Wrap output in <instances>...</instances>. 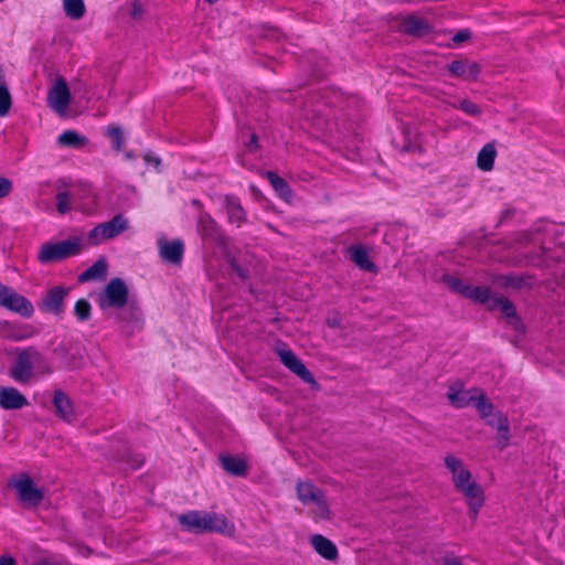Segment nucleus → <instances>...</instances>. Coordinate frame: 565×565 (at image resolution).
Instances as JSON below:
<instances>
[{
    "mask_svg": "<svg viewBox=\"0 0 565 565\" xmlns=\"http://www.w3.org/2000/svg\"><path fill=\"white\" fill-rule=\"evenodd\" d=\"M56 207L61 214H65L71 210V207H72L71 198L66 192H61L57 194Z\"/></svg>",
    "mask_w": 565,
    "mask_h": 565,
    "instance_id": "nucleus-36",
    "label": "nucleus"
},
{
    "mask_svg": "<svg viewBox=\"0 0 565 565\" xmlns=\"http://www.w3.org/2000/svg\"><path fill=\"white\" fill-rule=\"evenodd\" d=\"M182 527L190 532H216L225 535H232L235 532V525L223 514L207 511H189L177 516Z\"/></svg>",
    "mask_w": 565,
    "mask_h": 565,
    "instance_id": "nucleus-4",
    "label": "nucleus"
},
{
    "mask_svg": "<svg viewBox=\"0 0 565 565\" xmlns=\"http://www.w3.org/2000/svg\"><path fill=\"white\" fill-rule=\"evenodd\" d=\"M350 256L352 262L359 268L367 271H373L375 269L374 264L370 260L367 250L363 246H352L350 248Z\"/></svg>",
    "mask_w": 565,
    "mask_h": 565,
    "instance_id": "nucleus-19",
    "label": "nucleus"
},
{
    "mask_svg": "<svg viewBox=\"0 0 565 565\" xmlns=\"http://www.w3.org/2000/svg\"><path fill=\"white\" fill-rule=\"evenodd\" d=\"M458 107L468 115L479 114V107L469 100H461Z\"/></svg>",
    "mask_w": 565,
    "mask_h": 565,
    "instance_id": "nucleus-37",
    "label": "nucleus"
},
{
    "mask_svg": "<svg viewBox=\"0 0 565 565\" xmlns=\"http://www.w3.org/2000/svg\"><path fill=\"white\" fill-rule=\"evenodd\" d=\"M497 310H500L503 316L509 319V322L515 328L519 329L520 321L515 317V311L513 306L505 299L497 297Z\"/></svg>",
    "mask_w": 565,
    "mask_h": 565,
    "instance_id": "nucleus-29",
    "label": "nucleus"
},
{
    "mask_svg": "<svg viewBox=\"0 0 565 565\" xmlns=\"http://www.w3.org/2000/svg\"><path fill=\"white\" fill-rule=\"evenodd\" d=\"M107 271V264L104 259L97 260L81 275V280L102 278Z\"/></svg>",
    "mask_w": 565,
    "mask_h": 565,
    "instance_id": "nucleus-30",
    "label": "nucleus"
},
{
    "mask_svg": "<svg viewBox=\"0 0 565 565\" xmlns=\"http://www.w3.org/2000/svg\"><path fill=\"white\" fill-rule=\"evenodd\" d=\"M222 467L224 470H226L228 473L235 475V476H244L247 471L246 462L237 457H223L221 459Z\"/></svg>",
    "mask_w": 565,
    "mask_h": 565,
    "instance_id": "nucleus-26",
    "label": "nucleus"
},
{
    "mask_svg": "<svg viewBox=\"0 0 565 565\" xmlns=\"http://www.w3.org/2000/svg\"><path fill=\"white\" fill-rule=\"evenodd\" d=\"M81 242L78 238H71L62 242H49L39 248L38 260L41 264H50L62 260L78 254Z\"/></svg>",
    "mask_w": 565,
    "mask_h": 565,
    "instance_id": "nucleus-7",
    "label": "nucleus"
},
{
    "mask_svg": "<svg viewBox=\"0 0 565 565\" xmlns=\"http://www.w3.org/2000/svg\"><path fill=\"white\" fill-rule=\"evenodd\" d=\"M490 288L482 286H470L469 292L466 298L472 299L480 303H486L490 299Z\"/></svg>",
    "mask_w": 565,
    "mask_h": 565,
    "instance_id": "nucleus-33",
    "label": "nucleus"
},
{
    "mask_svg": "<svg viewBox=\"0 0 565 565\" xmlns=\"http://www.w3.org/2000/svg\"><path fill=\"white\" fill-rule=\"evenodd\" d=\"M129 221L124 215L118 214L110 221L98 224L88 233V243L98 245L105 241L113 239L127 231Z\"/></svg>",
    "mask_w": 565,
    "mask_h": 565,
    "instance_id": "nucleus-8",
    "label": "nucleus"
},
{
    "mask_svg": "<svg viewBox=\"0 0 565 565\" xmlns=\"http://www.w3.org/2000/svg\"><path fill=\"white\" fill-rule=\"evenodd\" d=\"M65 14L72 20H78L85 14L83 0H63Z\"/></svg>",
    "mask_w": 565,
    "mask_h": 565,
    "instance_id": "nucleus-27",
    "label": "nucleus"
},
{
    "mask_svg": "<svg viewBox=\"0 0 565 565\" xmlns=\"http://www.w3.org/2000/svg\"><path fill=\"white\" fill-rule=\"evenodd\" d=\"M12 106V96L9 90L4 71L0 67V117L9 114Z\"/></svg>",
    "mask_w": 565,
    "mask_h": 565,
    "instance_id": "nucleus-21",
    "label": "nucleus"
},
{
    "mask_svg": "<svg viewBox=\"0 0 565 565\" xmlns=\"http://www.w3.org/2000/svg\"><path fill=\"white\" fill-rule=\"evenodd\" d=\"M75 316L79 321H86L89 318L90 315V305L85 299H79L75 303Z\"/></svg>",
    "mask_w": 565,
    "mask_h": 565,
    "instance_id": "nucleus-34",
    "label": "nucleus"
},
{
    "mask_svg": "<svg viewBox=\"0 0 565 565\" xmlns=\"http://www.w3.org/2000/svg\"><path fill=\"white\" fill-rule=\"evenodd\" d=\"M267 179L274 190L282 198H288L290 195V189L288 184L277 174L273 172L267 173Z\"/></svg>",
    "mask_w": 565,
    "mask_h": 565,
    "instance_id": "nucleus-32",
    "label": "nucleus"
},
{
    "mask_svg": "<svg viewBox=\"0 0 565 565\" xmlns=\"http://www.w3.org/2000/svg\"><path fill=\"white\" fill-rule=\"evenodd\" d=\"M0 565H15V562L11 556L3 555L0 557Z\"/></svg>",
    "mask_w": 565,
    "mask_h": 565,
    "instance_id": "nucleus-43",
    "label": "nucleus"
},
{
    "mask_svg": "<svg viewBox=\"0 0 565 565\" xmlns=\"http://www.w3.org/2000/svg\"><path fill=\"white\" fill-rule=\"evenodd\" d=\"M444 462L451 475L454 487L466 498L471 511L476 514L483 503L481 487L476 482L461 459L447 455L444 458Z\"/></svg>",
    "mask_w": 565,
    "mask_h": 565,
    "instance_id": "nucleus-2",
    "label": "nucleus"
},
{
    "mask_svg": "<svg viewBox=\"0 0 565 565\" xmlns=\"http://www.w3.org/2000/svg\"><path fill=\"white\" fill-rule=\"evenodd\" d=\"M494 164V142L482 147L477 157V167L482 171H491Z\"/></svg>",
    "mask_w": 565,
    "mask_h": 565,
    "instance_id": "nucleus-22",
    "label": "nucleus"
},
{
    "mask_svg": "<svg viewBox=\"0 0 565 565\" xmlns=\"http://www.w3.org/2000/svg\"><path fill=\"white\" fill-rule=\"evenodd\" d=\"M130 14L135 19L139 18L142 14V7L139 2L135 1L131 3Z\"/></svg>",
    "mask_w": 565,
    "mask_h": 565,
    "instance_id": "nucleus-41",
    "label": "nucleus"
},
{
    "mask_svg": "<svg viewBox=\"0 0 565 565\" xmlns=\"http://www.w3.org/2000/svg\"><path fill=\"white\" fill-rule=\"evenodd\" d=\"M57 142L62 147L82 149L88 143V140L75 130H65L58 136Z\"/></svg>",
    "mask_w": 565,
    "mask_h": 565,
    "instance_id": "nucleus-18",
    "label": "nucleus"
},
{
    "mask_svg": "<svg viewBox=\"0 0 565 565\" xmlns=\"http://www.w3.org/2000/svg\"><path fill=\"white\" fill-rule=\"evenodd\" d=\"M66 290L62 287L52 288L44 298V307L51 312H60Z\"/></svg>",
    "mask_w": 565,
    "mask_h": 565,
    "instance_id": "nucleus-20",
    "label": "nucleus"
},
{
    "mask_svg": "<svg viewBox=\"0 0 565 565\" xmlns=\"http://www.w3.org/2000/svg\"><path fill=\"white\" fill-rule=\"evenodd\" d=\"M158 248L161 258L172 264H179L183 256V244L175 239L169 242L164 237L158 238Z\"/></svg>",
    "mask_w": 565,
    "mask_h": 565,
    "instance_id": "nucleus-13",
    "label": "nucleus"
},
{
    "mask_svg": "<svg viewBox=\"0 0 565 565\" xmlns=\"http://www.w3.org/2000/svg\"><path fill=\"white\" fill-rule=\"evenodd\" d=\"M12 190V183L4 178H0V198L7 196Z\"/></svg>",
    "mask_w": 565,
    "mask_h": 565,
    "instance_id": "nucleus-38",
    "label": "nucleus"
},
{
    "mask_svg": "<svg viewBox=\"0 0 565 565\" xmlns=\"http://www.w3.org/2000/svg\"><path fill=\"white\" fill-rule=\"evenodd\" d=\"M497 449H502L509 444L508 420L504 417L497 416Z\"/></svg>",
    "mask_w": 565,
    "mask_h": 565,
    "instance_id": "nucleus-28",
    "label": "nucleus"
},
{
    "mask_svg": "<svg viewBox=\"0 0 565 565\" xmlns=\"http://www.w3.org/2000/svg\"><path fill=\"white\" fill-rule=\"evenodd\" d=\"M298 500L310 507V516L315 522L329 521L331 511L323 491L310 481L300 480L296 484Z\"/></svg>",
    "mask_w": 565,
    "mask_h": 565,
    "instance_id": "nucleus-5",
    "label": "nucleus"
},
{
    "mask_svg": "<svg viewBox=\"0 0 565 565\" xmlns=\"http://www.w3.org/2000/svg\"><path fill=\"white\" fill-rule=\"evenodd\" d=\"M443 281L455 292L462 295L463 297H467L469 292L470 285L466 284L461 279L451 276V275H444Z\"/></svg>",
    "mask_w": 565,
    "mask_h": 565,
    "instance_id": "nucleus-31",
    "label": "nucleus"
},
{
    "mask_svg": "<svg viewBox=\"0 0 565 565\" xmlns=\"http://www.w3.org/2000/svg\"><path fill=\"white\" fill-rule=\"evenodd\" d=\"M2 332L6 337H8L12 340H15V341L22 340L28 337L26 333H24L18 329H12V331H10V332H7L6 330H3Z\"/></svg>",
    "mask_w": 565,
    "mask_h": 565,
    "instance_id": "nucleus-39",
    "label": "nucleus"
},
{
    "mask_svg": "<svg viewBox=\"0 0 565 565\" xmlns=\"http://www.w3.org/2000/svg\"><path fill=\"white\" fill-rule=\"evenodd\" d=\"M225 209L228 215V220L232 223L241 225L245 220V212L239 201L234 196L225 198Z\"/></svg>",
    "mask_w": 565,
    "mask_h": 565,
    "instance_id": "nucleus-23",
    "label": "nucleus"
},
{
    "mask_svg": "<svg viewBox=\"0 0 565 565\" xmlns=\"http://www.w3.org/2000/svg\"><path fill=\"white\" fill-rule=\"evenodd\" d=\"M53 373L51 361L33 347L17 350L10 376L19 383H29Z\"/></svg>",
    "mask_w": 565,
    "mask_h": 565,
    "instance_id": "nucleus-1",
    "label": "nucleus"
},
{
    "mask_svg": "<svg viewBox=\"0 0 565 565\" xmlns=\"http://www.w3.org/2000/svg\"><path fill=\"white\" fill-rule=\"evenodd\" d=\"M35 565H53L51 561L43 558L35 563Z\"/></svg>",
    "mask_w": 565,
    "mask_h": 565,
    "instance_id": "nucleus-45",
    "label": "nucleus"
},
{
    "mask_svg": "<svg viewBox=\"0 0 565 565\" xmlns=\"http://www.w3.org/2000/svg\"><path fill=\"white\" fill-rule=\"evenodd\" d=\"M143 159L148 162L153 164L156 168L160 164V159L151 153H146Z\"/></svg>",
    "mask_w": 565,
    "mask_h": 565,
    "instance_id": "nucleus-42",
    "label": "nucleus"
},
{
    "mask_svg": "<svg viewBox=\"0 0 565 565\" xmlns=\"http://www.w3.org/2000/svg\"><path fill=\"white\" fill-rule=\"evenodd\" d=\"M9 487L15 492L19 501L24 507H38L44 498L43 490L35 484L28 473L13 476L9 481Z\"/></svg>",
    "mask_w": 565,
    "mask_h": 565,
    "instance_id": "nucleus-6",
    "label": "nucleus"
},
{
    "mask_svg": "<svg viewBox=\"0 0 565 565\" xmlns=\"http://www.w3.org/2000/svg\"><path fill=\"white\" fill-rule=\"evenodd\" d=\"M28 405V399L14 387H0V407L20 409Z\"/></svg>",
    "mask_w": 565,
    "mask_h": 565,
    "instance_id": "nucleus-14",
    "label": "nucleus"
},
{
    "mask_svg": "<svg viewBox=\"0 0 565 565\" xmlns=\"http://www.w3.org/2000/svg\"><path fill=\"white\" fill-rule=\"evenodd\" d=\"M0 307L22 317H31L34 308L32 303L14 289L0 282Z\"/></svg>",
    "mask_w": 565,
    "mask_h": 565,
    "instance_id": "nucleus-10",
    "label": "nucleus"
},
{
    "mask_svg": "<svg viewBox=\"0 0 565 565\" xmlns=\"http://www.w3.org/2000/svg\"><path fill=\"white\" fill-rule=\"evenodd\" d=\"M417 148L418 147L416 145H413L412 142H409L407 146H405V149L407 151H415V150H417Z\"/></svg>",
    "mask_w": 565,
    "mask_h": 565,
    "instance_id": "nucleus-46",
    "label": "nucleus"
},
{
    "mask_svg": "<svg viewBox=\"0 0 565 565\" xmlns=\"http://www.w3.org/2000/svg\"><path fill=\"white\" fill-rule=\"evenodd\" d=\"M310 544L313 550L323 558L333 561L338 556L337 546L321 534H315L310 537Z\"/></svg>",
    "mask_w": 565,
    "mask_h": 565,
    "instance_id": "nucleus-15",
    "label": "nucleus"
},
{
    "mask_svg": "<svg viewBox=\"0 0 565 565\" xmlns=\"http://www.w3.org/2000/svg\"><path fill=\"white\" fill-rule=\"evenodd\" d=\"M276 352L282 364L306 383L313 384L315 379L301 360L286 347H277Z\"/></svg>",
    "mask_w": 565,
    "mask_h": 565,
    "instance_id": "nucleus-12",
    "label": "nucleus"
},
{
    "mask_svg": "<svg viewBox=\"0 0 565 565\" xmlns=\"http://www.w3.org/2000/svg\"><path fill=\"white\" fill-rule=\"evenodd\" d=\"M54 406L56 408V414L65 422H72L74 416L73 405L62 391H56L53 398Z\"/></svg>",
    "mask_w": 565,
    "mask_h": 565,
    "instance_id": "nucleus-16",
    "label": "nucleus"
},
{
    "mask_svg": "<svg viewBox=\"0 0 565 565\" xmlns=\"http://www.w3.org/2000/svg\"><path fill=\"white\" fill-rule=\"evenodd\" d=\"M3 0H0V2H2Z\"/></svg>",
    "mask_w": 565,
    "mask_h": 565,
    "instance_id": "nucleus-48",
    "label": "nucleus"
},
{
    "mask_svg": "<svg viewBox=\"0 0 565 565\" xmlns=\"http://www.w3.org/2000/svg\"><path fill=\"white\" fill-rule=\"evenodd\" d=\"M128 287L120 278H113L98 296V305L102 309L122 308L128 300Z\"/></svg>",
    "mask_w": 565,
    "mask_h": 565,
    "instance_id": "nucleus-9",
    "label": "nucleus"
},
{
    "mask_svg": "<svg viewBox=\"0 0 565 565\" xmlns=\"http://www.w3.org/2000/svg\"><path fill=\"white\" fill-rule=\"evenodd\" d=\"M449 71L456 76L470 79L477 76L479 66L469 61H455L449 65Z\"/></svg>",
    "mask_w": 565,
    "mask_h": 565,
    "instance_id": "nucleus-17",
    "label": "nucleus"
},
{
    "mask_svg": "<svg viewBox=\"0 0 565 565\" xmlns=\"http://www.w3.org/2000/svg\"><path fill=\"white\" fill-rule=\"evenodd\" d=\"M107 135L111 139L113 147L119 151L124 143L122 132L117 126H108Z\"/></svg>",
    "mask_w": 565,
    "mask_h": 565,
    "instance_id": "nucleus-35",
    "label": "nucleus"
},
{
    "mask_svg": "<svg viewBox=\"0 0 565 565\" xmlns=\"http://www.w3.org/2000/svg\"><path fill=\"white\" fill-rule=\"evenodd\" d=\"M199 231L202 235V238L205 239H213V241H220L221 242V235L218 234V231L216 228V225L214 221L207 216L202 215L199 220Z\"/></svg>",
    "mask_w": 565,
    "mask_h": 565,
    "instance_id": "nucleus-24",
    "label": "nucleus"
},
{
    "mask_svg": "<svg viewBox=\"0 0 565 565\" xmlns=\"http://www.w3.org/2000/svg\"><path fill=\"white\" fill-rule=\"evenodd\" d=\"M446 396L451 406L456 408L475 407L487 424H493V406L481 388H466L462 382H455L448 386Z\"/></svg>",
    "mask_w": 565,
    "mask_h": 565,
    "instance_id": "nucleus-3",
    "label": "nucleus"
},
{
    "mask_svg": "<svg viewBox=\"0 0 565 565\" xmlns=\"http://www.w3.org/2000/svg\"><path fill=\"white\" fill-rule=\"evenodd\" d=\"M445 565H461L458 558H447Z\"/></svg>",
    "mask_w": 565,
    "mask_h": 565,
    "instance_id": "nucleus-44",
    "label": "nucleus"
},
{
    "mask_svg": "<svg viewBox=\"0 0 565 565\" xmlns=\"http://www.w3.org/2000/svg\"><path fill=\"white\" fill-rule=\"evenodd\" d=\"M404 30L414 35H425L429 31V25L425 20L418 17H408L404 21Z\"/></svg>",
    "mask_w": 565,
    "mask_h": 565,
    "instance_id": "nucleus-25",
    "label": "nucleus"
},
{
    "mask_svg": "<svg viewBox=\"0 0 565 565\" xmlns=\"http://www.w3.org/2000/svg\"><path fill=\"white\" fill-rule=\"evenodd\" d=\"M71 93L66 82L57 78L47 93V105L60 116H65L71 103Z\"/></svg>",
    "mask_w": 565,
    "mask_h": 565,
    "instance_id": "nucleus-11",
    "label": "nucleus"
},
{
    "mask_svg": "<svg viewBox=\"0 0 565 565\" xmlns=\"http://www.w3.org/2000/svg\"><path fill=\"white\" fill-rule=\"evenodd\" d=\"M469 38H470V32L468 30H460L454 35L452 41L455 43H462V42L467 41Z\"/></svg>",
    "mask_w": 565,
    "mask_h": 565,
    "instance_id": "nucleus-40",
    "label": "nucleus"
},
{
    "mask_svg": "<svg viewBox=\"0 0 565 565\" xmlns=\"http://www.w3.org/2000/svg\"><path fill=\"white\" fill-rule=\"evenodd\" d=\"M252 143L256 145V137L255 136H252Z\"/></svg>",
    "mask_w": 565,
    "mask_h": 565,
    "instance_id": "nucleus-47",
    "label": "nucleus"
}]
</instances>
